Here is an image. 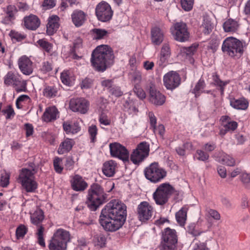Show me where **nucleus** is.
Listing matches in <instances>:
<instances>
[{
	"mask_svg": "<svg viewBox=\"0 0 250 250\" xmlns=\"http://www.w3.org/2000/svg\"><path fill=\"white\" fill-rule=\"evenodd\" d=\"M149 150V144L147 142L140 143L131 153V161L134 164H139L148 157Z\"/></svg>",
	"mask_w": 250,
	"mask_h": 250,
	"instance_id": "obj_11",
	"label": "nucleus"
},
{
	"mask_svg": "<svg viewBox=\"0 0 250 250\" xmlns=\"http://www.w3.org/2000/svg\"><path fill=\"white\" fill-rule=\"evenodd\" d=\"M212 77L214 84L219 87L221 94L223 95L224 91V87L229 83V82L222 81L220 79L219 76L216 74H214Z\"/></svg>",
	"mask_w": 250,
	"mask_h": 250,
	"instance_id": "obj_36",
	"label": "nucleus"
},
{
	"mask_svg": "<svg viewBox=\"0 0 250 250\" xmlns=\"http://www.w3.org/2000/svg\"><path fill=\"white\" fill-rule=\"evenodd\" d=\"M62 161V159L59 157H57L54 160L53 165L54 169L58 173H61L63 170V167L61 165Z\"/></svg>",
	"mask_w": 250,
	"mask_h": 250,
	"instance_id": "obj_52",
	"label": "nucleus"
},
{
	"mask_svg": "<svg viewBox=\"0 0 250 250\" xmlns=\"http://www.w3.org/2000/svg\"><path fill=\"white\" fill-rule=\"evenodd\" d=\"M148 117L151 127H152L153 129H156V125L157 123V119L156 117L152 112H149L148 113Z\"/></svg>",
	"mask_w": 250,
	"mask_h": 250,
	"instance_id": "obj_64",
	"label": "nucleus"
},
{
	"mask_svg": "<svg viewBox=\"0 0 250 250\" xmlns=\"http://www.w3.org/2000/svg\"><path fill=\"white\" fill-rule=\"evenodd\" d=\"M109 93L115 97H120L123 94V92L121 91L120 87L113 85L112 88L109 89Z\"/></svg>",
	"mask_w": 250,
	"mask_h": 250,
	"instance_id": "obj_57",
	"label": "nucleus"
},
{
	"mask_svg": "<svg viewBox=\"0 0 250 250\" xmlns=\"http://www.w3.org/2000/svg\"><path fill=\"white\" fill-rule=\"evenodd\" d=\"M137 212L139 220L145 222L151 218L153 208L148 202L144 201L138 205Z\"/></svg>",
	"mask_w": 250,
	"mask_h": 250,
	"instance_id": "obj_16",
	"label": "nucleus"
},
{
	"mask_svg": "<svg viewBox=\"0 0 250 250\" xmlns=\"http://www.w3.org/2000/svg\"><path fill=\"white\" fill-rule=\"evenodd\" d=\"M2 112L4 114H6V118L7 119L13 118L15 114L14 110L11 105H7L5 108L2 109Z\"/></svg>",
	"mask_w": 250,
	"mask_h": 250,
	"instance_id": "obj_50",
	"label": "nucleus"
},
{
	"mask_svg": "<svg viewBox=\"0 0 250 250\" xmlns=\"http://www.w3.org/2000/svg\"><path fill=\"white\" fill-rule=\"evenodd\" d=\"M95 239L97 241V245L100 246L101 247H103L105 244L106 237L104 234H100L97 235Z\"/></svg>",
	"mask_w": 250,
	"mask_h": 250,
	"instance_id": "obj_59",
	"label": "nucleus"
},
{
	"mask_svg": "<svg viewBox=\"0 0 250 250\" xmlns=\"http://www.w3.org/2000/svg\"><path fill=\"white\" fill-rule=\"evenodd\" d=\"M149 101L155 105H163L166 101L165 96L155 88L151 86L149 89Z\"/></svg>",
	"mask_w": 250,
	"mask_h": 250,
	"instance_id": "obj_20",
	"label": "nucleus"
},
{
	"mask_svg": "<svg viewBox=\"0 0 250 250\" xmlns=\"http://www.w3.org/2000/svg\"><path fill=\"white\" fill-rule=\"evenodd\" d=\"M142 80V74L139 71H135L132 74V81L137 84L139 83Z\"/></svg>",
	"mask_w": 250,
	"mask_h": 250,
	"instance_id": "obj_62",
	"label": "nucleus"
},
{
	"mask_svg": "<svg viewBox=\"0 0 250 250\" xmlns=\"http://www.w3.org/2000/svg\"><path fill=\"white\" fill-rule=\"evenodd\" d=\"M99 122L101 124L108 125L110 124V120L108 119L107 116L104 114L102 113L100 115L99 117Z\"/></svg>",
	"mask_w": 250,
	"mask_h": 250,
	"instance_id": "obj_63",
	"label": "nucleus"
},
{
	"mask_svg": "<svg viewBox=\"0 0 250 250\" xmlns=\"http://www.w3.org/2000/svg\"><path fill=\"white\" fill-rule=\"evenodd\" d=\"M208 215L213 218L214 220H219L220 219V214L216 210L213 209H209L208 210Z\"/></svg>",
	"mask_w": 250,
	"mask_h": 250,
	"instance_id": "obj_61",
	"label": "nucleus"
},
{
	"mask_svg": "<svg viewBox=\"0 0 250 250\" xmlns=\"http://www.w3.org/2000/svg\"><path fill=\"white\" fill-rule=\"evenodd\" d=\"M174 191V188L169 183H163L157 188L153 193V198L157 205L163 206L168 202Z\"/></svg>",
	"mask_w": 250,
	"mask_h": 250,
	"instance_id": "obj_6",
	"label": "nucleus"
},
{
	"mask_svg": "<svg viewBox=\"0 0 250 250\" xmlns=\"http://www.w3.org/2000/svg\"><path fill=\"white\" fill-rule=\"evenodd\" d=\"M57 93L58 88L54 85L46 86L43 91V95L48 98L55 97Z\"/></svg>",
	"mask_w": 250,
	"mask_h": 250,
	"instance_id": "obj_34",
	"label": "nucleus"
},
{
	"mask_svg": "<svg viewBox=\"0 0 250 250\" xmlns=\"http://www.w3.org/2000/svg\"><path fill=\"white\" fill-rule=\"evenodd\" d=\"M177 235L174 229L167 228L162 231L160 250H175Z\"/></svg>",
	"mask_w": 250,
	"mask_h": 250,
	"instance_id": "obj_9",
	"label": "nucleus"
},
{
	"mask_svg": "<svg viewBox=\"0 0 250 250\" xmlns=\"http://www.w3.org/2000/svg\"><path fill=\"white\" fill-rule=\"evenodd\" d=\"M71 238L69 231L58 229L49 241L48 249L50 250H67L68 243L71 241Z\"/></svg>",
	"mask_w": 250,
	"mask_h": 250,
	"instance_id": "obj_4",
	"label": "nucleus"
},
{
	"mask_svg": "<svg viewBox=\"0 0 250 250\" xmlns=\"http://www.w3.org/2000/svg\"><path fill=\"white\" fill-rule=\"evenodd\" d=\"M93 33L96 35V39H101L104 38L107 34V31L105 29H94Z\"/></svg>",
	"mask_w": 250,
	"mask_h": 250,
	"instance_id": "obj_58",
	"label": "nucleus"
},
{
	"mask_svg": "<svg viewBox=\"0 0 250 250\" xmlns=\"http://www.w3.org/2000/svg\"><path fill=\"white\" fill-rule=\"evenodd\" d=\"M44 219L43 212L41 209L36 210L31 216L32 223L35 225H39Z\"/></svg>",
	"mask_w": 250,
	"mask_h": 250,
	"instance_id": "obj_32",
	"label": "nucleus"
},
{
	"mask_svg": "<svg viewBox=\"0 0 250 250\" xmlns=\"http://www.w3.org/2000/svg\"><path fill=\"white\" fill-rule=\"evenodd\" d=\"M116 163L113 160L105 162L102 168L103 172L106 176L110 177L115 173Z\"/></svg>",
	"mask_w": 250,
	"mask_h": 250,
	"instance_id": "obj_27",
	"label": "nucleus"
},
{
	"mask_svg": "<svg viewBox=\"0 0 250 250\" xmlns=\"http://www.w3.org/2000/svg\"><path fill=\"white\" fill-rule=\"evenodd\" d=\"M224 128L228 131H233L235 130L238 124L235 121H228L226 124H223Z\"/></svg>",
	"mask_w": 250,
	"mask_h": 250,
	"instance_id": "obj_49",
	"label": "nucleus"
},
{
	"mask_svg": "<svg viewBox=\"0 0 250 250\" xmlns=\"http://www.w3.org/2000/svg\"><path fill=\"white\" fill-rule=\"evenodd\" d=\"M18 65L21 72L24 75H29L33 71L32 62L25 56L21 57L18 60Z\"/></svg>",
	"mask_w": 250,
	"mask_h": 250,
	"instance_id": "obj_19",
	"label": "nucleus"
},
{
	"mask_svg": "<svg viewBox=\"0 0 250 250\" xmlns=\"http://www.w3.org/2000/svg\"><path fill=\"white\" fill-rule=\"evenodd\" d=\"M219 162L229 166H233L235 164L234 158L227 154H224Z\"/></svg>",
	"mask_w": 250,
	"mask_h": 250,
	"instance_id": "obj_42",
	"label": "nucleus"
},
{
	"mask_svg": "<svg viewBox=\"0 0 250 250\" xmlns=\"http://www.w3.org/2000/svg\"><path fill=\"white\" fill-rule=\"evenodd\" d=\"M164 38V32L157 26L153 27L151 29V40L152 43L156 45H159L163 42Z\"/></svg>",
	"mask_w": 250,
	"mask_h": 250,
	"instance_id": "obj_22",
	"label": "nucleus"
},
{
	"mask_svg": "<svg viewBox=\"0 0 250 250\" xmlns=\"http://www.w3.org/2000/svg\"><path fill=\"white\" fill-rule=\"evenodd\" d=\"M59 18L56 15L48 18L46 25V33L48 35H52L57 31L59 27Z\"/></svg>",
	"mask_w": 250,
	"mask_h": 250,
	"instance_id": "obj_24",
	"label": "nucleus"
},
{
	"mask_svg": "<svg viewBox=\"0 0 250 250\" xmlns=\"http://www.w3.org/2000/svg\"><path fill=\"white\" fill-rule=\"evenodd\" d=\"M187 210L188 208L183 207L176 213V220L181 226L184 225L187 219Z\"/></svg>",
	"mask_w": 250,
	"mask_h": 250,
	"instance_id": "obj_33",
	"label": "nucleus"
},
{
	"mask_svg": "<svg viewBox=\"0 0 250 250\" xmlns=\"http://www.w3.org/2000/svg\"><path fill=\"white\" fill-rule=\"evenodd\" d=\"M198 46V45L193 44L189 47H182L180 48V51L187 56H191L196 52Z\"/></svg>",
	"mask_w": 250,
	"mask_h": 250,
	"instance_id": "obj_40",
	"label": "nucleus"
},
{
	"mask_svg": "<svg viewBox=\"0 0 250 250\" xmlns=\"http://www.w3.org/2000/svg\"><path fill=\"white\" fill-rule=\"evenodd\" d=\"M71 17L72 23L76 27L82 26L86 21V14L81 10H74Z\"/></svg>",
	"mask_w": 250,
	"mask_h": 250,
	"instance_id": "obj_21",
	"label": "nucleus"
},
{
	"mask_svg": "<svg viewBox=\"0 0 250 250\" xmlns=\"http://www.w3.org/2000/svg\"><path fill=\"white\" fill-rule=\"evenodd\" d=\"M9 183V175L4 172L1 173L0 179V185L2 187H6Z\"/></svg>",
	"mask_w": 250,
	"mask_h": 250,
	"instance_id": "obj_54",
	"label": "nucleus"
},
{
	"mask_svg": "<svg viewBox=\"0 0 250 250\" xmlns=\"http://www.w3.org/2000/svg\"><path fill=\"white\" fill-rule=\"evenodd\" d=\"M170 48L169 44L167 43L163 44L161 48L160 55L169 58L170 56Z\"/></svg>",
	"mask_w": 250,
	"mask_h": 250,
	"instance_id": "obj_56",
	"label": "nucleus"
},
{
	"mask_svg": "<svg viewBox=\"0 0 250 250\" xmlns=\"http://www.w3.org/2000/svg\"><path fill=\"white\" fill-rule=\"evenodd\" d=\"M193 243L194 244L193 250H209L206 243L201 242L196 238L193 240Z\"/></svg>",
	"mask_w": 250,
	"mask_h": 250,
	"instance_id": "obj_43",
	"label": "nucleus"
},
{
	"mask_svg": "<svg viewBox=\"0 0 250 250\" xmlns=\"http://www.w3.org/2000/svg\"><path fill=\"white\" fill-rule=\"evenodd\" d=\"M240 179L242 183L247 188H250V174L246 172H242L240 175Z\"/></svg>",
	"mask_w": 250,
	"mask_h": 250,
	"instance_id": "obj_48",
	"label": "nucleus"
},
{
	"mask_svg": "<svg viewBox=\"0 0 250 250\" xmlns=\"http://www.w3.org/2000/svg\"><path fill=\"white\" fill-rule=\"evenodd\" d=\"M56 5V0H44L42 4L45 9H49L54 7Z\"/></svg>",
	"mask_w": 250,
	"mask_h": 250,
	"instance_id": "obj_60",
	"label": "nucleus"
},
{
	"mask_svg": "<svg viewBox=\"0 0 250 250\" xmlns=\"http://www.w3.org/2000/svg\"><path fill=\"white\" fill-rule=\"evenodd\" d=\"M28 231L27 228L24 225H20L16 230V235L18 239L22 238L24 235L26 234Z\"/></svg>",
	"mask_w": 250,
	"mask_h": 250,
	"instance_id": "obj_41",
	"label": "nucleus"
},
{
	"mask_svg": "<svg viewBox=\"0 0 250 250\" xmlns=\"http://www.w3.org/2000/svg\"><path fill=\"white\" fill-rule=\"evenodd\" d=\"M24 25L28 29L35 30L40 26V20L37 16L30 15L24 18Z\"/></svg>",
	"mask_w": 250,
	"mask_h": 250,
	"instance_id": "obj_23",
	"label": "nucleus"
},
{
	"mask_svg": "<svg viewBox=\"0 0 250 250\" xmlns=\"http://www.w3.org/2000/svg\"><path fill=\"white\" fill-rule=\"evenodd\" d=\"M212 77L214 84L219 87L221 94L223 95L224 91V87L229 83V82L222 81L220 79L219 76L216 74H214Z\"/></svg>",
	"mask_w": 250,
	"mask_h": 250,
	"instance_id": "obj_35",
	"label": "nucleus"
},
{
	"mask_svg": "<svg viewBox=\"0 0 250 250\" xmlns=\"http://www.w3.org/2000/svg\"><path fill=\"white\" fill-rule=\"evenodd\" d=\"M34 168L32 170L22 168L20 172L18 182L21 185V188L26 192H35L38 188V183L35 180Z\"/></svg>",
	"mask_w": 250,
	"mask_h": 250,
	"instance_id": "obj_5",
	"label": "nucleus"
},
{
	"mask_svg": "<svg viewBox=\"0 0 250 250\" xmlns=\"http://www.w3.org/2000/svg\"><path fill=\"white\" fill-rule=\"evenodd\" d=\"M17 12V9L15 6L8 5L6 8V15L2 19V23L5 24L11 23L15 19Z\"/></svg>",
	"mask_w": 250,
	"mask_h": 250,
	"instance_id": "obj_25",
	"label": "nucleus"
},
{
	"mask_svg": "<svg viewBox=\"0 0 250 250\" xmlns=\"http://www.w3.org/2000/svg\"><path fill=\"white\" fill-rule=\"evenodd\" d=\"M63 129L67 134H75L80 131L81 126L77 122L71 123L69 122H64L63 123Z\"/></svg>",
	"mask_w": 250,
	"mask_h": 250,
	"instance_id": "obj_28",
	"label": "nucleus"
},
{
	"mask_svg": "<svg viewBox=\"0 0 250 250\" xmlns=\"http://www.w3.org/2000/svg\"><path fill=\"white\" fill-rule=\"evenodd\" d=\"M134 92L137 96L140 99H144L146 97L145 91L139 85H135L134 87Z\"/></svg>",
	"mask_w": 250,
	"mask_h": 250,
	"instance_id": "obj_53",
	"label": "nucleus"
},
{
	"mask_svg": "<svg viewBox=\"0 0 250 250\" xmlns=\"http://www.w3.org/2000/svg\"><path fill=\"white\" fill-rule=\"evenodd\" d=\"M181 78L180 75L174 71H170L163 77L164 85L168 90H173L181 84Z\"/></svg>",
	"mask_w": 250,
	"mask_h": 250,
	"instance_id": "obj_15",
	"label": "nucleus"
},
{
	"mask_svg": "<svg viewBox=\"0 0 250 250\" xmlns=\"http://www.w3.org/2000/svg\"><path fill=\"white\" fill-rule=\"evenodd\" d=\"M38 43L47 52L51 53L52 50V44L44 39H41L38 41Z\"/></svg>",
	"mask_w": 250,
	"mask_h": 250,
	"instance_id": "obj_44",
	"label": "nucleus"
},
{
	"mask_svg": "<svg viewBox=\"0 0 250 250\" xmlns=\"http://www.w3.org/2000/svg\"><path fill=\"white\" fill-rule=\"evenodd\" d=\"M107 194L104 188L97 183L92 184L88 190L87 201L90 210H96L101 205L106 201Z\"/></svg>",
	"mask_w": 250,
	"mask_h": 250,
	"instance_id": "obj_3",
	"label": "nucleus"
},
{
	"mask_svg": "<svg viewBox=\"0 0 250 250\" xmlns=\"http://www.w3.org/2000/svg\"><path fill=\"white\" fill-rule=\"evenodd\" d=\"M146 178L153 183L160 182L167 176V171L161 167L157 162H153L144 170Z\"/></svg>",
	"mask_w": 250,
	"mask_h": 250,
	"instance_id": "obj_7",
	"label": "nucleus"
},
{
	"mask_svg": "<svg viewBox=\"0 0 250 250\" xmlns=\"http://www.w3.org/2000/svg\"><path fill=\"white\" fill-rule=\"evenodd\" d=\"M174 39L180 42L188 41L189 37L187 24L183 22H176L174 25V28L171 30Z\"/></svg>",
	"mask_w": 250,
	"mask_h": 250,
	"instance_id": "obj_14",
	"label": "nucleus"
},
{
	"mask_svg": "<svg viewBox=\"0 0 250 250\" xmlns=\"http://www.w3.org/2000/svg\"><path fill=\"white\" fill-rule=\"evenodd\" d=\"M70 183L72 189L75 191H83L87 188L88 186L84 178L79 174L71 176Z\"/></svg>",
	"mask_w": 250,
	"mask_h": 250,
	"instance_id": "obj_18",
	"label": "nucleus"
},
{
	"mask_svg": "<svg viewBox=\"0 0 250 250\" xmlns=\"http://www.w3.org/2000/svg\"><path fill=\"white\" fill-rule=\"evenodd\" d=\"M58 113V110L55 106L49 107L46 108L42 117V120L46 122L55 120L57 118Z\"/></svg>",
	"mask_w": 250,
	"mask_h": 250,
	"instance_id": "obj_29",
	"label": "nucleus"
},
{
	"mask_svg": "<svg viewBox=\"0 0 250 250\" xmlns=\"http://www.w3.org/2000/svg\"><path fill=\"white\" fill-rule=\"evenodd\" d=\"M205 87V81L200 79L195 85V87L192 90V93L195 94V96L197 97L200 96L201 92H203L202 90Z\"/></svg>",
	"mask_w": 250,
	"mask_h": 250,
	"instance_id": "obj_39",
	"label": "nucleus"
},
{
	"mask_svg": "<svg viewBox=\"0 0 250 250\" xmlns=\"http://www.w3.org/2000/svg\"><path fill=\"white\" fill-rule=\"evenodd\" d=\"M61 79L62 83L66 85H71L74 80L73 76L68 70H64L61 73Z\"/></svg>",
	"mask_w": 250,
	"mask_h": 250,
	"instance_id": "obj_37",
	"label": "nucleus"
},
{
	"mask_svg": "<svg viewBox=\"0 0 250 250\" xmlns=\"http://www.w3.org/2000/svg\"><path fill=\"white\" fill-rule=\"evenodd\" d=\"M200 27L204 34L207 35L209 34L212 31L213 25L209 19H204Z\"/></svg>",
	"mask_w": 250,
	"mask_h": 250,
	"instance_id": "obj_38",
	"label": "nucleus"
},
{
	"mask_svg": "<svg viewBox=\"0 0 250 250\" xmlns=\"http://www.w3.org/2000/svg\"><path fill=\"white\" fill-rule=\"evenodd\" d=\"M126 214L125 204L118 200H111L102 210L99 222L105 231L114 232L123 226Z\"/></svg>",
	"mask_w": 250,
	"mask_h": 250,
	"instance_id": "obj_1",
	"label": "nucleus"
},
{
	"mask_svg": "<svg viewBox=\"0 0 250 250\" xmlns=\"http://www.w3.org/2000/svg\"><path fill=\"white\" fill-rule=\"evenodd\" d=\"M93 83L92 79L89 78H85L83 79L81 83L82 89H88L92 87Z\"/></svg>",
	"mask_w": 250,
	"mask_h": 250,
	"instance_id": "obj_55",
	"label": "nucleus"
},
{
	"mask_svg": "<svg viewBox=\"0 0 250 250\" xmlns=\"http://www.w3.org/2000/svg\"><path fill=\"white\" fill-rule=\"evenodd\" d=\"M9 35L12 39H15L18 42L21 41L25 38V36L24 34L14 30L11 31Z\"/></svg>",
	"mask_w": 250,
	"mask_h": 250,
	"instance_id": "obj_51",
	"label": "nucleus"
},
{
	"mask_svg": "<svg viewBox=\"0 0 250 250\" xmlns=\"http://www.w3.org/2000/svg\"><path fill=\"white\" fill-rule=\"evenodd\" d=\"M95 14L99 21L108 22L112 19L113 11L107 2L102 1L96 6Z\"/></svg>",
	"mask_w": 250,
	"mask_h": 250,
	"instance_id": "obj_12",
	"label": "nucleus"
},
{
	"mask_svg": "<svg viewBox=\"0 0 250 250\" xmlns=\"http://www.w3.org/2000/svg\"><path fill=\"white\" fill-rule=\"evenodd\" d=\"M222 50L230 57L240 56L243 52V45L241 41L233 38L228 37L223 42Z\"/></svg>",
	"mask_w": 250,
	"mask_h": 250,
	"instance_id": "obj_8",
	"label": "nucleus"
},
{
	"mask_svg": "<svg viewBox=\"0 0 250 250\" xmlns=\"http://www.w3.org/2000/svg\"><path fill=\"white\" fill-rule=\"evenodd\" d=\"M97 131L98 129L95 125H91L88 128V133L92 143H94L96 141Z\"/></svg>",
	"mask_w": 250,
	"mask_h": 250,
	"instance_id": "obj_47",
	"label": "nucleus"
},
{
	"mask_svg": "<svg viewBox=\"0 0 250 250\" xmlns=\"http://www.w3.org/2000/svg\"><path fill=\"white\" fill-rule=\"evenodd\" d=\"M110 155L117 158L124 163L128 162L129 152L126 147L117 142L110 143L109 145Z\"/></svg>",
	"mask_w": 250,
	"mask_h": 250,
	"instance_id": "obj_13",
	"label": "nucleus"
},
{
	"mask_svg": "<svg viewBox=\"0 0 250 250\" xmlns=\"http://www.w3.org/2000/svg\"><path fill=\"white\" fill-rule=\"evenodd\" d=\"M89 104L88 102L84 98H72L69 102V108L74 112L85 114L88 110Z\"/></svg>",
	"mask_w": 250,
	"mask_h": 250,
	"instance_id": "obj_17",
	"label": "nucleus"
},
{
	"mask_svg": "<svg viewBox=\"0 0 250 250\" xmlns=\"http://www.w3.org/2000/svg\"><path fill=\"white\" fill-rule=\"evenodd\" d=\"M182 8L186 11H190L194 4V0H181Z\"/></svg>",
	"mask_w": 250,
	"mask_h": 250,
	"instance_id": "obj_45",
	"label": "nucleus"
},
{
	"mask_svg": "<svg viewBox=\"0 0 250 250\" xmlns=\"http://www.w3.org/2000/svg\"><path fill=\"white\" fill-rule=\"evenodd\" d=\"M4 83L7 85L12 84L17 92H25L27 90L25 81H21L16 72H8L4 77Z\"/></svg>",
	"mask_w": 250,
	"mask_h": 250,
	"instance_id": "obj_10",
	"label": "nucleus"
},
{
	"mask_svg": "<svg viewBox=\"0 0 250 250\" xmlns=\"http://www.w3.org/2000/svg\"><path fill=\"white\" fill-rule=\"evenodd\" d=\"M75 141L73 139L66 138L60 145L58 149V152L59 154H63L68 153L72 148L75 145Z\"/></svg>",
	"mask_w": 250,
	"mask_h": 250,
	"instance_id": "obj_26",
	"label": "nucleus"
},
{
	"mask_svg": "<svg viewBox=\"0 0 250 250\" xmlns=\"http://www.w3.org/2000/svg\"><path fill=\"white\" fill-rule=\"evenodd\" d=\"M230 105L233 108L239 110H245L249 105V102L245 98L232 99L230 102Z\"/></svg>",
	"mask_w": 250,
	"mask_h": 250,
	"instance_id": "obj_30",
	"label": "nucleus"
},
{
	"mask_svg": "<svg viewBox=\"0 0 250 250\" xmlns=\"http://www.w3.org/2000/svg\"><path fill=\"white\" fill-rule=\"evenodd\" d=\"M114 59L111 48L106 45L97 46L92 52L91 62L93 67L98 71L104 72L108 65Z\"/></svg>",
	"mask_w": 250,
	"mask_h": 250,
	"instance_id": "obj_2",
	"label": "nucleus"
},
{
	"mask_svg": "<svg viewBox=\"0 0 250 250\" xmlns=\"http://www.w3.org/2000/svg\"><path fill=\"white\" fill-rule=\"evenodd\" d=\"M196 157L197 160L202 161H206L209 158V155L207 152L201 149H198L196 152Z\"/></svg>",
	"mask_w": 250,
	"mask_h": 250,
	"instance_id": "obj_46",
	"label": "nucleus"
},
{
	"mask_svg": "<svg viewBox=\"0 0 250 250\" xmlns=\"http://www.w3.org/2000/svg\"><path fill=\"white\" fill-rule=\"evenodd\" d=\"M223 26L225 32H234L237 30L238 24L236 21L229 19L224 23Z\"/></svg>",
	"mask_w": 250,
	"mask_h": 250,
	"instance_id": "obj_31",
	"label": "nucleus"
}]
</instances>
